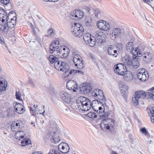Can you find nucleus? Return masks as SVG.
Returning a JSON list of instances; mask_svg holds the SVG:
<instances>
[{"label": "nucleus", "instance_id": "nucleus-31", "mask_svg": "<svg viewBox=\"0 0 154 154\" xmlns=\"http://www.w3.org/2000/svg\"><path fill=\"white\" fill-rule=\"evenodd\" d=\"M64 48H65L64 49V50L63 51H62L61 55L60 56V57L62 58H66L69 56V48L66 46L64 47Z\"/></svg>", "mask_w": 154, "mask_h": 154}, {"label": "nucleus", "instance_id": "nucleus-55", "mask_svg": "<svg viewBox=\"0 0 154 154\" xmlns=\"http://www.w3.org/2000/svg\"><path fill=\"white\" fill-rule=\"evenodd\" d=\"M137 53L135 57H140L141 55V52L140 51V50L139 48L138 49H137Z\"/></svg>", "mask_w": 154, "mask_h": 154}, {"label": "nucleus", "instance_id": "nucleus-19", "mask_svg": "<svg viewBox=\"0 0 154 154\" xmlns=\"http://www.w3.org/2000/svg\"><path fill=\"white\" fill-rule=\"evenodd\" d=\"M58 149L61 152L66 153L69 152V145L66 143L62 142L59 145Z\"/></svg>", "mask_w": 154, "mask_h": 154}, {"label": "nucleus", "instance_id": "nucleus-26", "mask_svg": "<svg viewBox=\"0 0 154 154\" xmlns=\"http://www.w3.org/2000/svg\"><path fill=\"white\" fill-rule=\"evenodd\" d=\"M108 53L109 55L113 56L115 57H116L118 54L117 51L111 45L109 46L108 48Z\"/></svg>", "mask_w": 154, "mask_h": 154}, {"label": "nucleus", "instance_id": "nucleus-53", "mask_svg": "<svg viewBox=\"0 0 154 154\" xmlns=\"http://www.w3.org/2000/svg\"><path fill=\"white\" fill-rule=\"evenodd\" d=\"M38 107L37 105H35V104L33 105H31V106L30 107V110H32V111H33V109H35V108H37Z\"/></svg>", "mask_w": 154, "mask_h": 154}, {"label": "nucleus", "instance_id": "nucleus-48", "mask_svg": "<svg viewBox=\"0 0 154 154\" xmlns=\"http://www.w3.org/2000/svg\"><path fill=\"white\" fill-rule=\"evenodd\" d=\"M121 93L124 97L126 96L128 94V90L121 91Z\"/></svg>", "mask_w": 154, "mask_h": 154}, {"label": "nucleus", "instance_id": "nucleus-47", "mask_svg": "<svg viewBox=\"0 0 154 154\" xmlns=\"http://www.w3.org/2000/svg\"><path fill=\"white\" fill-rule=\"evenodd\" d=\"M92 24V20L91 18L86 20L85 24L87 26H89L91 25Z\"/></svg>", "mask_w": 154, "mask_h": 154}, {"label": "nucleus", "instance_id": "nucleus-60", "mask_svg": "<svg viewBox=\"0 0 154 154\" xmlns=\"http://www.w3.org/2000/svg\"><path fill=\"white\" fill-rule=\"evenodd\" d=\"M52 123H53V126H52L53 128H56V122L53 121V122H51V124Z\"/></svg>", "mask_w": 154, "mask_h": 154}, {"label": "nucleus", "instance_id": "nucleus-33", "mask_svg": "<svg viewBox=\"0 0 154 154\" xmlns=\"http://www.w3.org/2000/svg\"><path fill=\"white\" fill-rule=\"evenodd\" d=\"M95 14V16L97 19L100 18L101 17L102 11L100 9L95 8L93 9Z\"/></svg>", "mask_w": 154, "mask_h": 154}, {"label": "nucleus", "instance_id": "nucleus-49", "mask_svg": "<svg viewBox=\"0 0 154 154\" xmlns=\"http://www.w3.org/2000/svg\"><path fill=\"white\" fill-rule=\"evenodd\" d=\"M54 44H55V45H57V47H58V45H59V42L58 40H55L54 41H53L52 43H51V46L52 47V45H54Z\"/></svg>", "mask_w": 154, "mask_h": 154}, {"label": "nucleus", "instance_id": "nucleus-29", "mask_svg": "<svg viewBox=\"0 0 154 154\" xmlns=\"http://www.w3.org/2000/svg\"><path fill=\"white\" fill-rule=\"evenodd\" d=\"M48 59L51 63H54L55 67V64L59 62V63H60L59 61L58 60V58L52 55L49 56L48 57Z\"/></svg>", "mask_w": 154, "mask_h": 154}, {"label": "nucleus", "instance_id": "nucleus-52", "mask_svg": "<svg viewBox=\"0 0 154 154\" xmlns=\"http://www.w3.org/2000/svg\"><path fill=\"white\" fill-rule=\"evenodd\" d=\"M0 1L3 4L7 5L9 3L10 0H0Z\"/></svg>", "mask_w": 154, "mask_h": 154}, {"label": "nucleus", "instance_id": "nucleus-12", "mask_svg": "<svg viewBox=\"0 0 154 154\" xmlns=\"http://www.w3.org/2000/svg\"><path fill=\"white\" fill-rule=\"evenodd\" d=\"M122 33V30L120 28H113L110 33V37L111 38L115 40L117 38H120Z\"/></svg>", "mask_w": 154, "mask_h": 154}, {"label": "nucleus", "instance_id": "nucleus-2", "mask_svg": "<svg viewBox=\"0 0 154 154\" xmlns=\"http://www.w3.org/2000/svg\"><path fill=\"white\" fill-rule=\"evenodd\" d=\"M55 68L58 70L65 72L62 75V77L63 78H72L76 72L74 69L69 71L68 69L69 67L67 64L63 62H61V63H59V62L57 63L55 65Z\"/></svg>", "mask_w": 154, "mask_h": 154}, {"label": "nucleus", "instance_id": "nucleus-36", "mask_svg": "<svg viewBox=\"0 0 154 154\" xmlns=\"http://www.w3.org/2000/svg\"><path fill=\"white\" fill-rule=\"evenodd\" d=\"M21 143L22 146H25L26 145H28L29 144H31V142L29 139L27 138L23 140L22 141Z\"/></svg>", "mask_w": 154, "mask_h": 154}, {"label": "nucleus", "instance_id": "nucleus-5", "mask_svg": "<svg viewBox=\"0 0 154 154\" xmlns=\"http://www.w3.org/2000/svg\"><path fill=\"white\" fill-rule=\"evenodd\" d=\"M71 32L73 35L79 38L82 37L84 33V29L80 24L74 23L72 24Z\"/></svg>", "mask_w": 154, "mask_h": 154}, {"label": "nucleus", "instance_id": "nucleus-32", "mask_svg": "<svg viewBox=\"0 0 154 154\" xmlns=\"http://www.w3.org/2000/svg\"><path fill=\"white\" fill-rule=\"evenodd\" d=\"M66 47V46H61L57 48L56 50L54 52L56 55L60 57L62 51L64 50V49L65 48L64 47Z\"/></svg>", "mask_w": 154, "mask_h": 154}, {"label": "nucleus", "instance_id": "nucleus-30", "mask_svg": "<svg viewBox=\"0 0 154 154\" xmlns=\"http://www.w3.org/2000/svg\"><path fill=\"white\" fill-rule=\"evenodd\" d=\"M149 109L150 112H148V115L151 117V122L154 124V106H150Z\"/></svg>", "mask_w": 154, "mask_h": 154}, {"label": "nucleus", "instance_id": "nucleus-18", "mask_svg": "<svg viewBox=\"0 0 154 154\" xmlns=\"http://www.w3.org/2000/svg\"><path fill=\"white\" fill-rule=\"evenodd\" d=\"M66 87L69 90H73L74 92H76L78 90L77 83L73 80H69L66 83Z\"/></svg>", "mask_w": 154, "mask_h": 154}, {"label": "nucleus", "instance_id": "nucleus-20", "mask_svg": "<svg viewBox=\"0 0 154 154\" xmlns=\"http://www.w3.org/2000/svg\"><path fill=\"white\" fill-rule=\"evenodd\" d=\"M92 90V86L90 83L84 84L81 87L80 91L81 92L84 94H89Z\"/></svg>", "mask_w": 154, "mask_h": 154}, {"label": "nucleus", "instance_id": "nucleus-44", "mask_svg": "<svg viewBox=\"0 0 154 154\" xmlns=\"http://www.w3.org/2000/svg\"><path fill=\"white\" fill-rule=\"evenodd\" d=\"M37 108H35V109H33V111L32 110L30 111L32 115L34 116H36L38 114V110Z\"/></svg>", "mask_w": 154, "mask_h": 154}, {"label": "nucleus", "instance_id": "nucleus-9", "mask_svg": "<svg viewBox=\"0 0 154 154\" xmlns=\"http://www.w3.org/2000/svg\"><path fill=\"white\" fill-rule=\"evenodd\" d=\"M115 72L118 75H124L126 74V67L123 63H119L115 65L114 67Z\"/></svg>", "mask_w": 154, "mask_h": 154}, {"label": "nucleus", "instance_id": "nucleus-14", "mask_svg": "<svg viewBox=\"0 0 154 154\" xmlns=\"http://www.w3.org/2000/svg\"><path fill=\"white\" fill-rule=\"evenodd\" d=\"M106 36L105 34L100 31H97L95 32V40L98 41L99 43H102L106 41Z\"/></svg>", "mask_w": 154, "mask_h": 154}, {"label": "nucleus", "instance_id": "nucleus-40", "mask_svg": "<svg viewBox=\"0 0 154 154\" xmlns=\"http://www.w3.org/2000/svg\"><path fill=\"white\" fill-rule=\"evenodd\" d=\"M88 116L90 118H96L97 117V115L96 113L90 112L87 114Z\"/></svg>", "mask_w": 154, "mask_h": 154}, {"label": "nucleus", "instance_id": "nucleus-39", "mask_svg": "<svg viewBox=\"0 0 154 154\" xmlns=\"http://www.w3.org/2000/svg\"><path fill=\"white\" fill-rule=\"evenodd\" d=\"M109 114L108 112H105L104 114H103L100 116V118L101 119H102L103 120H107L108 119Z\"/></svg>", "mask_w": 154, "mask_h": 154}, {"label": "nucleus", "instance_id": "nucleus-58", "mask_svg": "<svg viewBox=\"0 0 154 154\" xmlns=\"http://www.w3.org/2000/svg\"><path fill=\"white\" fill-rule=\"evenodd\" d=\"M84 9L88 13L90 14L91 13V10L89 7H85L84 8Z\"/></svg>", "mask_w": 154, "mask_h": 154}, {"label": "nucleus", "instance_id": "nucleus-51", "mask_svg": "<svg viewBox=\"0 0 154 154\" xmlns=\"http://www.w3.org/2000/svg\"><path fill=\"white\" fill-rule=\"evenodd\" d=\"M28 83L32 87H35V86L34 83L31 79H29Z\"/></svg>", "mask_w": 154, "mask_h": 154}, {"label": "nucleus", "instance_id": "nucleus-42", "mask_svg": "<svg viewBox=\"0 0 154 154\" xmlns=\"http://www.w3.org/2000/svg\"><path fill=\"white\" fill-rule=\"evenodd\" d=\"M151 92H149L151 94H153V96L151 97V96H147L148 98H151L154 100V87H152L149 90Z\"/></svg>", "mask_w": 154, "mask_h": 154}, {"label": "nucleus", "instance_id": "nucleus-50", "mask_svg": "<svg viewBox=\"0 0 154 154\" xmlns=\"http://www.w3.org/2000/svg\"><path fill=\"white\" fill-rule=\"evenodd\" d=\"M140 130L142 133L144 134L145 135L147 134L148 133V131H146V130L145 128H141Z\"/></svg>", "mask_w": 154, "mask_h": 154}, {"label": "nucleus", "instance_id": "nucleus-57", "mask_svg": "<svg viewBox=\"0 0 154 154\" xmlns=\"http://www.w3.org/2000/svg\"><path fill=\"white\" fill-rule=\"evenodd\" d=\"M16 98L18 100H20V97H21V94L20 92H16Z\"/></svg>", "mask_w": 154, "mask_h": 154}, {"label": "nucleus", "instance_id": "nucleus-64", "mask_svg": "<svg viewBox=\"0 0 154 154\" xmlns=\"http://www.w3.org/2000/svg\"><path fill=\"white\" fill-rule=\"evenodd\" d=\"M32 154H42L40 152H33Z\"/></svg>", "mask_w": 154, "mask_h": 154}, {"label": "nucleus", "instance_id": "nucleus-22", "mask_svg": "<svg viewBox=\"0 0 154 154\" xmlns=\"http://www.w3.org/2000/svg\"><path fill=\"white\" fill-rule=\"evenodd\" d=\"M134 59L132 60L128 55H125L122 59L123 62L129 67H130Z\"/></svg>", "mask_w": 154, "mask_h": 154}, {"label": "nucleus", "instance_id": "nucleus-15", "mask_svg": "<svg viewBox=\"0 0 154 154\" xmlns=\"http://www.w3.org/2000/svg\"><path fill=\"white\" fill-rule=\"evenodd\" d=\"M97 26L100 30L107 31L110 29V26L106 21L102 20H100L97 23Z\"/></svg>", "mask_w": 154, "mask_h": 154}, {"label": "nucleus", "instance_id": "nucleus-62", "mask_svg": "<svg viewBox=\"0 0 154 154\" xmlns=\"http://www.w3.org/2000/svg\"><path fill=\"white\" fill-rule=\"evenodd\" d=\"M145 2L148 4L149 3H151L153 0H143Z\"/></svg>", "mask_w": 154, "mask_h": 154}, {"label": "nucleus", "instance_id": "nucleus-56", "mask_svg": "<svg viewBox=\"0 0 154 154\" xmlns=\"http://www.w3.org/2000/svg\"><path fill=\"white\" fill-rule=\"evenodd\" d=\"M14 112L13 111H11L9 112L8 113V116L10 117H12L14 116Z\"/></svg>", "mask_w": 154, "mask_h": 154}, {"label": "nucleus", "instance_id": "nucleus-41", "mask_svg": "<svg viewBox=\"0 0 154 154\" xmlns=\"http://www.w3.org/2000/svg\"><path fill=\"white\" fill-rule=\"evenodd\" d=\"M54 45H52V47H52L51 46V44L50 45V51L51 53H54V51L56 50L57 48V47L55 44Z\"/></svg>", "mask_w": 154, "mask_h": 154}, {"label": "nucleus", "instance_id": "nucleus-25", "mask_svg": "<svg viewBox=\"0 0 154 154\" xmlns=\"http://www.w3.org/2000/svg\"><path fill=\"white\" fill-rule=\"evenodd\" d=\"M7 82L2 78L0 77V91L3 92L6 90Z\"/></svg>", "mask_w": 154, "mask_h": 154}, {"label": "nucleus", "instance_id": "nucleus-17", "mask_svg": "<svg viewBox=\"0 0 154 154\" xmlns=\"http://www.w3.org/2000/svg\"><path fill=\"white\" fill-rule=\"evenodd\" d=\"M61 99L66 103L69 102L71 100L70 94L66 91H62L60 93Z\"/></svg>", "mask_w": 154, "mask_h": 154}, {"label": "nucleus", "instance_id": "nucleus-61", "mask_svg": "<svg viewBox=\"0 0 154 154\" xmlns=\"http://www.w3.org/2000/svg\"><path fill=\"white\" fill-rule=\"evenodd\" d=\"M76 71V72H75V74L76 73H81V74H83V72L81 70H75Z\"/></svg>", "mask_w": 154, "mask_h": 154}, {"label": "nucleus", "instance_id": "nucleus-28", "mask_svg": "<svg viewBox=\"0 0 154 154\" xmlns=\"http://www.w3.org/2000/svg\"><path fill=\"white\" fill-rule=\"evenodd\" d=\"M16 132V133L15 134V137L16 139L20 140V138L23 139L24 138L23 136L25 134L24 132L20 130L17 131Z\"/></svg>", "mask_w": 154, "mask_h": 154}, {"label": "nucleus", "instance_id": "nucleus-7", "mask_svg": "<svg viewBox=\"0 0 154 154\" xmlns=\"http://www.w3.org/2000/svg\"><path fill=\"white\" fill-rule=\"evenodd\" d=\"M72 57L73 61L75 64V66L78 69H82L84 67L82 60L81 57L79 54L76 51H73L72 52Z\"/></svg>", "mask_w": 154, "mask_h": 154}, {"label": "nucleus", "instance_id": "nucleus-63", "mask_svg": "<svg viewBox=\"0 0 154 154\" xmlns=\"http://www.w3.org/2000/svg\"><path fill=\"white\" fill-rule=\"evenodd\" d=\"M46 2H57L58 0H44Z\"/></svg>", "mask_w": 154, "mask_h": 154}, {"label": "nucleus", "instance_id": "nucleus-16", "mask_svg": "<svg viewBox=\"0 0 154 154\" xmlns=\"http://www.w3.org/2000/svg\"><path fill=\"white\" fill-rule=\"evenodd\" d=\"M23 127L22 122L20 121L13 122L11 125V130L14 131L20 130L22 129Z\"/></svg>", "mask_w": 154, "mask_h": 154}, {"label": "nucleus", "instance_id": "nucleus-13", "mask_svg": "<svg viewBox=\"0 0 154 154\" xmlns=\"http://www.w3.org/2000/svg\"><path fill=\"white\" fill-rule=\"evenodd\" d=\"M84 13L83 12L80 10H76L72 11L70 14V17L76 20L81 19L83 17Z\"/></svg>", "mask_w": 154, "mask_h": 154}, {"label": "nucleus", "instance_id": "nucleus-24", "mask_svg": "<svg viewBox=\"0 0 154 154\" xmlns=\"http://www.w3.org/2000/svg\"><path fill=\"white\" fill-rule=\"evenodd\" d=\"M50 138L53 143H58L60 140L58 134L54 132L51 133Z\"/></svg>", "mask_w": 154, "mask_h": 154}, {"label": "nucleus", "instance_id": "nucleus-11", "mask_svg": "<svg viewBox=\"0 0 154 154\" xmlns=\"http://www.w3.org/2000/svg\"><path fill=\"white\" fill-rule=\"evenodd\" d=\"M92 95L95 99L103 101H105V97L101 90L97 88L95 89L92 92Z\"/></svg>", "mask_w": 154, "mask_h": 154}, {"label": "nucleus", "instance_id": "nucleus-45", "mask_svg": "<svg viewBox=\"0 0 154 154\" xmlns=\"http://www.w3.org/2000/svg\"><path fill=\"white\" fill-rule=\"evenodd\" d=\"M138 48H134L131 51L132 54H133V59H135L136 58V57H135V56H136V53H137V49H138Z\"/></svg>", "mask_w": 154, "mask_h": 154}, {"label": "nucleus", "instance_id": "nucleus-1", "mask_svg": "<svg viewBox=\"0 0 154 154\" xmlns=\"http://www.w3.org/2000/svg\"><path fill=\"white\" fill-rule=\"evenodd\" d=\"M100 103L102 104V102L100 100H95L93 101L92 102V107L94 111L97 113L98 110L97 105ZM76 105L79 109L83 111H87L89 110L91 108L90 101L87 98L81 97L77 100Z\"/></svg>", "mask_w": 154, "mask_h": 154}, {"label": "nucleus", "instance_id": "nucleus-23", "mask_svg": "<svg viewBox=\"0 0 154 154\" xmlns=\"http://www.w3.org/2000/svg\"><path fill=\"white\" fill-rule=\"evenodd\" d=\"M6 23V22H2L0 21V30L2 33L5 34H7L9 30V28Z\"/></svg>", "mask_w": 154, "mask_h": 154}, {"label": "nucleus", "instance_id": "nucleus-38", "mask_svg": "<svg viewBox=\"0 0 154 154\" xmlns=\"http://www.w3.org/2000/svg\"><path fill=\"white\" fill-rule=\"evenodd\" d=\"M120 90L121 91L128 90V87L124 83H122L119 86Z\"/></svg>", "mask_w": 154, "mask_h": 154}, {"label": "nucleus", "instance_id": "nucleus-8", "mask_svg": "<svg viewBox=\"0 0 154 154\" xmlns=\"http://www.w3.org/2000/svg\"><path fill=\"white\" fill-rule=\"evenodd\" d=\"M137 74V78L141 81H145L149 78L148 72L143 68L138 69Z\"/></svg>", "mask_w": 154, "mask_h": 154}, {"label": "nucleus", "instance_id": "nucleus-37", "mask_svg": "<svg viewBox=\"0 0 154 154\" xmlns=\"http://www.w3.org/2000/svg\"><path fill=\"white\" fill-rule=\"evenodd\" d=\"M126 49L128 51H132L134 48V43L131 42H129L126 46Z\"/></svg>", "mask_w": 154, "mask_h": 154}, {"label": "nucleus", "instance_id": "nucleus-4", "mask_svg": "<svg viewBox=\"0 0 154 154\" xmlns=\"http://www.w3.org/2000/svg\"><path fill=\"white\" fill-rule=\"evenodd\" d=\"M147 96H153V94L148 92H145L143 90L135 92L132 97V102L134 105L137 106L139 104V100L140 98L144 99L147 97Z\"/></svg>", "mask_w": 154, "mask_h": 154}, {"label": "nucleus", "instance_id": "nucleus-10", "mask_svg": "<svg viewBox=\"0 0 154 154\" xmlns=\"http://www.w3.org/2000/svg\"><path fill=\"white\" fill-rule=\"evenodd\" d=\"M83 39L85 42L90 46L93 47L95 45L96 42L95 41L94 37H91V34L88 33L84 34L83 36Z\"/></svg>", "mask_w": 154, "mask_h": 154}, {"label": "nucleus", "instance_id": "nucleus-21", "mask_svg": "<svg viewBox=\"0 0 154 154\" xmlns=\"http://www.w3.org/2000/svg\"><path fill=\"white\" fill-rule=\"evenodd\" d=\"M14 108L15 112L18 114H22L24 111V106L21 103H16L14 106Z\"/></svg>", "mask_w": 154, "mask_h": 154}, {"label": "nucleus", "instance_id": "nucleus-35", "mask_svg": "<svg viewBox=\"0 0 154 154\" xmlns=\"http://www.w3.org/2000/svg\"><path fill=\"white\" fill-rule=\"evenodd\" d=\"M140 64L138 61L133 60L130 68L132 69H136L140 66Z\"/></svg>", "mask_w": 154, "mask_h": 154}, {"label": "nucleus", "instance_id": "nucleus-3", "mask_svg": "<svg viewBox=\"0 0 154 154\" xmlns=\"http://www.w3.org/2000/svg\"><path fill=\"white\" fill-rule=\"evenodd\" d=\"M13 12H10L7 14V13L3 10L0 9V21L6 22L7 26L9 29L14 27L16 23V17L15 16L13 19L9 18L11 14H12Z\"/></svg>", "mask_w": 154, "mask_h": 154}, {"label": "nucleus", "instance_id": "nucleus-43", "mask_svg": "<svg viewBox=\"0 0 154 154\" xmlns=\"http://www.w3.org/2000/svg\"><path fill=\"white\" fill-rule=\"evenodd\" d=\"M48 154H61L58 152V150L55 149H51Z\"/></svg>", "mask_w": 154, "mask_h": 154}, {"label": "nucleus", "instance_id": "nucleus-27", "mask_svg": "<svg viewBox=\"0 0 154 154\" xmlns=\"http://www.w3.org/2000/svg\"><path fill=\"white\" fill-rule=\"evenodd\" d=\"M143 57V60L146 63L150 62L152 59L150 54L148 52H145L142 54Z\"/></svg>", "mask_w": 154, "mask_h": 154}, {"label": "nucleus", "instance_id": "nucleus-59", "mask_svg": "<svg viewBox=\"0 0 154 154\" xmlns=\"http://www.w3.org/2000/svg\"><path fill=\"white\" fill-rule=\"evenodd\" d=\"M102 106H103V109H100V110H99L98 111L97 113H99V114H101L103 113L104 111V106L103 104L102 105Z\"/></svg>", "mask_w": 154, "mask_h": 154}, {"label": "nucleus", "instance_id": "nucleus-34", "mask_svg": "<svg viewBox=\"0 0 154 154\" xmlns=\"http://www.w3.org/2000/svg\"><path fill=\"white\" fill-rule=\"evenodd\" d=\"M62 110L63 113L66 115L70 114L71 113V110L66 106L64 105L62 107Z\"/></svg>", "mask_w": 154, "mask_h": 154}, {"label": "nucleus", "instance_id": "nucleus-46", "mask_svg": "<svg viewBox=\"0 0 154 154\" xmlns=\"http://www.w3.org/2000/svg\"><path fill=\"white\" fill-rule=\"evenodd\" d=\"M48 34L51 37L54 36L55 34L53 30L51 29H49L48 30Z\"/></svg>", "mask_w": 154, "mask_h": 154}, {"label": "nucleus", "instance_id": "nucleus-54", "mask_svg": "<svg viewBox=\"0 0 154 154\" xmlns=\"http://www.w3.org/2000/svg\"><path fill=\"white\" fill-rule=\"evenodd\" d=\"M5 43V41L2 35H0V43L2 45H4Z\"/></svg>", "mask_w": 154, "mask_h": 154}, {"label": "nucleus", "instance_id": "nucleus-6", "mask_svg": "<svg viewBox=\"0 0 154 154\" xmlns=\"http://www.w3.org/2000/svg\"><path fill=\"white\" fill-rule=\"evenodd\" d=\"M114 120L111 119L107 120H103L101 122L100 127L103 131L109 130L111 131L114 129Z\"/></svg>", "mask_w": 154, "mask_h": 154}]
</instances>
